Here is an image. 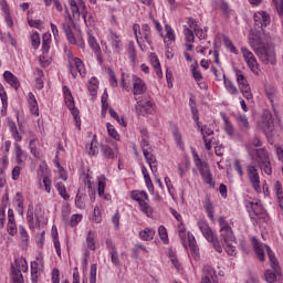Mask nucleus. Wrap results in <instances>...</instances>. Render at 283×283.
I'll list each match as a JSON object with an SVG mask.
<instances>
[{
  "label": "nucleus",
  "mask_w": 283,
  "mask_h": 283,
  "mask_svg": "<svg viewBox=\"0 0 283 283\" xmlns=\"http://www.w3.org/2000/svg\"><path fill=\"white\" fill-rule=\"evenodd\" d=\"M31 44L33 50H38L39 45H41V36L39 35V32H34L31 34Z\"/></svg>",
  "instance_id": "51"
},
{
  "label": "nucleus",
  "mask_w": 283,
  "mask_h": 283,
  "mask_svg": "<svg viewBox=\"0 0 283 283\" xmlns=\"http://www.w3.org/2000/svg\"><path fill=\"white\" fill-rule=\"evenodd\" d=\"M158 233H159V238H160V240H163V242L167 243L169 241V235L167 234V228H165V226H160L158 228Z\"/></svg>",
  "instance_id": "60"
},
{
  "label": "nucleus",
  "mask_w": 283,
  "mask_h": 283,
  "mask_svg": "<svg viewBox=\"0 0 283 283\" xmlns=\"http://www.w3.org/2000/svg\"><path fill=\"white\" fill-rule=\"evenodd\" d=\"M220 237L222 238L223 242H234L235 235L233 234V229L227 228L226 230H221Z\"/></svg>",
  "instance_id": "28"
},
{
  "label": "nucleus",
  "mask_w": 283,
  "mask_h": 283,
  "mask_svg": "<svg viewBox=\"0 0 283 283\" xmlns=\"http://www.w3.org/2000/svg\"><path fill=\"white\" fill-rule=\"evenodd\" d=\"M130 198L133 200H136L138 202V205H140V202H146L149 201V195H147V192L145 190H135L130 192Z\"/></svg>",
  "instance_id": "22"
},
{
  "label": "nucleus",
  "mask_w": 283,
  "mask_h": 283,
  "mask_svg": "<svg viewBox=\"0 0 283 283\" xmlns=\"http://www.w3.org/2000/svg\"><path fill=\"white\" fill-rule=\"evenodd\" d=\"M241 52L244 61L248 63V67H250L251 72H254L255 67H258V60H255V55H253L247 48H242Z\"/></svg>",
  "instance_id": "16"
},
{
  "label": "nucleus",
  "mask_w": 283,
  "mask_h": 283,
  "mask_svg": "<svg viewBox=\"0 0 283 283\" xmlns=\"http://www.w3.org/2000/svg\"><path fill=\"white\" fill-rule=\"evenodd\" d=\"M108 112H109L112 118H115V120H117V123H119V125H122V127H127V122H125V119L120 118V116H118V113H116V111H114V108H109Z\"/></svg>",
  "instance_id": "55"
},
{
  "label": "nucleus",
  "mask_w": 283,
  "mask_h": 283,
  "mask_svg": "<svg viewBox=\"0 0 283 283\" xmlns=\"http://www.w3.org/2000/svg\"><path fill=\"white\" fill-rule=\"evenodd\" d=\"M133 92L135 96H142V94H145V92H147V86L140 77H136V75H133Z\"/></svg>",
  "instance_id": "15"
},
{
  "label": "nucleus",
  "mask_w": 283,
  "mask_h": 283,
  "mask_svg": "<svg viewBox=\"0 0 283 283\" xmlns=\"http://www.w3.org/2000/svg\"><path fill=\"white\" fill-rule=\"evenodd\" d=\"M115 149H112L108 145H101L99 149L102 153V156L106 158V160H114L115 158H118V146L114 145Z\"/></svg>",
  "instance_id": "13"
},
{
  "label": "nucleus",
  "mask_w": 283,
  "mask_h": 283,
  "mask_svg": "<svg viewBox=\"0 0 283 283\" xmlns=\"http://www.w3.org/2000/svg\"><path fill=\"white\" fill-rule=\"evenodd\" d=\"M50 52V34L44 33L42 36V54Z\"/></svg>",
  "instance_id": "42"
},
{
  "label": "nucleus",
  "mask_w": 283,
  "mask_h": 283,
  "mask_svg": "<svg viewBox=\"0 0 283 283\" xmlns=\"http://www.w3.org/2000/svg\"><path fill=\"white\" fill-rule=\"evenodd\" d=\"M140 210L148 217L151 218L154 216V209L149 206L148 201L140 202Z\"/></svg>",
  "instance_id": "41"
},
{
  "label": "nucleus",
  "mask_w": 283,
  "mask_h": 283,
  "mask_svg": "<svg viewBox=\"0 0 283 283\" xmlns=\"http://www.w3.org/2000/svg\"><path fill=\"white\" fill-rule=\"evenodd\" d=\"M192 76L195 81L198 83L200 90H207V84L202 82V73L201 72H192Z\"/></svg>",
  "instance_id": "52"
},
{
  "label": "nucleus",
  "mask_w": 283,
  "mask_h": 283,
  "mask_svg": "<svg viewBox=\"0 0 283 283\" xmlns=\"http://www.w3.org/2000/svg\"><path fill=\"white\" fill-rule=\"evenodd\" d=\"M144 158L146 159V163H148L151 172L156 174V171H158V160L156 159V156L151 154V150L144 153Z\"/></svg>",
  "instance_id": "18"
},
{
  "label": "nucleus",
  "mask_w": 283,
  "mask_h": 283,
  "mask_svg": "<svg viewBox=\"0 0 283 283\" xmlns=\"http://www.w3.org/2000/svg\"><path fill=\"white\" fill-rule=\"evenodd\" d=\"M199 132H201L202 140L205 143V147L208 151H211V144L213 143V139L207 138V136H213V129L209 128L207 125H200L197 126Z\"/></svg>",
  "instance_id": "11"
},
{
  "label": "nucleus",
  "mask_w": 283,
  "mask_h": 283,
  "mask_svg": "<svg viewBox=\"0 0 283 283\" xmlns=\"http://www.w3.org/2000/svg\"><path fill=\"white\" fill-rule=\"evenodd\" d=\"M97 142H96V136H94V138L91 142L90 145V150H88V155L90 156H96V154H98V146H97Z\"/></svg>",
  "instance_id": "58"
},
{
  "label": "nucleus",
  "mask_w": 283,
  "mask_h": 283,
  "mask_svg": "<svg viewBox=\"0 0 283 283\" xmlns=\"http://www.w3.org/2000/svg\"><path fill=\"white\" fill-rule=\"evenodd\" d=\"M14 262H15V266H11V268L18 269L20 273L28 272V262L25 261V259H15Z\"/></svg>",
  "instance_id": "38"
},
{
  "label": "nucleus",
  "mask_w": 283,
  "mask_h": 283,
  "mask_svg": "<svg viewBox=\"0 0 283 283\" xmlns=\"http://www.w3.org/2000/svg\"><path fill=\"white\" fill-rule=\"evenodd\" d=\"M106 248L108 251V255H111V262L116 266L117 269H120V259L118 258V250L116 249V244H114V241L112 239H106Z\"/></svg>",
  "instance_id": "8"
},
{
  "label": "nucleus",
  "mask_w": 283,
  "mask_h": 283,
  "mask_svg": "<svg viewBox=\"0 0 283 283\" xmlns=\"http://www.w3.org/2000/svg\"><path fill=\"white\" fill-rule=\"evenodd\" d=\"M142 32L145 41L148 43V45H151V29L149 28V24H143Z\"/></svg>",
  "instance_id": "39"
},
{
  "label": "nucleus",
  "mask_w": 283,
  "mask_h": 283,
  "mask_svg": "<svg viewBox=\"0 0 283 283\" xmlns=\"http://www.w3.org/2000/svg\"><path fill=\"white\" fill-rule=\"evenodd\" d=\"M203 208L206 209V212L210 220H213V203H211L209 197H206Z\"/></svg>",
  "instance_id": "40"
},
{
  "label": "nucleus",
  "mask_w": 283,
  "mask_h": 283,
  "mask_svg": "<svg viewBox=\"0 0 283 283\" xmlns=\"http://www.w3.org/2000/svg\"><path fill=\"white\" fill-rule=\"evenodd\" d=\"M218 74L222 75L223 78V83L224 86L227 88V91L229 92V94H232L233 96L239 94L238 87H235V85H233V82L227 78V75H224L221 72H214V76H218Z\"/></svg>",
  "instance_id": "19"
},
{
  "label": "nucleus",
  "mask_w": 283,
  "mask_h": 283,
  "mask_svg": "<svg viewBox=\"0 0 283 283\" xmlns=\"http://www.w3.org/2000/svg\"><path fill=\"white\" fill-rule=\"evenodd\" d=\"M142 174L144 176V180L146 182V186L149 187H154V184L151 182V177L149 176V171H147V167L143 166L142 167Z\"/></svg>",
  "instance_id": "56"
},
{
  "label": "nucleus",
  "mask_w": 283,
  "mask_h": 283,
  "mask_svg": "<svg viewBox=\"0 0 283 283\" xmlns=\"http://www.w3.org/2000/svg\"><path fill=\"white\" fill-rule=\"evenodd\" d=\"M172 136L175 138V143L176 145H178V147L180 149H185V143L182 142V134H180V130L178 129V126H174L171 129Z\"/></svg>",
  "instance_id": "26"
},
{
  "label": "nucleus",
  "mask_w": 283,
  "mask_h": 283,
  "mask_svg": "<svg viewBox=\"0 0 283 283\" xmlns=\"http://www.w3.org/2000/svg\"><path fill=\"white\" fill-rule=\"evenodd\" d=\"M223 122H224L226 134H228V136H233V133H234L233 125L231 124V122L227 116H223Z\"/></svg>",
  "instance_id": "50"
},
{
  "label": "nucleus",
  "mask_w": 283,
  "mask_h": 283,
  "mask_svg": "<svg viewBox=\"0 0 283 283\" xmlns=\"http://www.w3.org/2000/svg\"><path fill=\"white\" fill-rule=\"evenodd\" d=\"M259 166L261 167V169H263L266 176H271L273 174V168L271 167V159H268L266 161L259 164Z\"/></svg>",
  "instance_id": "47"
},
{
  "label": "nucleus",
  "mask_w": 283,
  "mask_h": 283,
  "mask_svg": "<svg viewBox=\"0 0 283 283\" xmlns=\"http://www.w3.org/2000/svg\"><path fill=\"white\" fill-rule=\"evenodd\" d=\"M70 6L72 14H67V19L69 21H77V19H81V10L78 4L75 2V0H71Z\"/></svg>",
  "instance_id": "21"
},
{
  "label": "nucleus",
  "mask_w": 283,
  "mask_h": 283,
  "mask_svg": "<svg viewBox=\"0 0 283 283\" xmlns=\"http://www.w3.org/2000/svg\"><path fill=\"white\" fill-rule=\"evenodd\" d=\"M71 72L76 70V72H83L85 70V64H83V60L75 57L70 61Z\"/></svg>",
  "instance_id": "27"
},
{
  "label": "nucleus",
  "mask_w": 283,
  "mask_h": 283,
  "mask_svg": "<svg viewBox=\"0 0 283 283\" xmlns=\"http://www.w3.org/2000/svg\"><path fill=\"white\" fill-rule=\"evenodd\" d=\"M128 57L132 61L133 65L136 64V46L134 45V42L128 43Z\"/></svg>",
  "instance_id": "43"
},
{
  "label": "nucleus",
  "mask_w": 283,
  "mask_h": 283,
  "mask_svg": "<svg viewBox=\"0 0 283 283\" xmlns=\"http://www.w3.org/2000/svg\"><path fill=\"white\" fill-rule=\"evenodd\" d=\"M256 158L259 159V165H262V163H266L269 159V153L264 148H260L255 150Z\"/></svg>",
  "instance_id": "37"
},
{
  "label": "nucleus",
  "mask_w": 283,
  "mask_h": 283,
  "mask_svg": "<svg viewBox=\"0 0 283 283\" xmlns=\"http://www.w3.org/2000/svg\"><path fill=\"white\" fill-rule=\"evenodd\" d=\"M155 235H156V231L150 228H146L139 232L140 240H145L146 242L151 240Z\"/></svg>",
  "instance_id": "29"
},
{
  "label": "nucleus",
  "mask_w": 283,
  "mask_h": 283,
  "mask_svg": "<svg viewBox=\"0 0 283 283\" xmlns=\"http://www.w3.org/2000/svg\"><path fill=\"white\" fill-rule=\"evenodd\" d=\"M83 220V214H73L71 217V220H70V224L71 227H76V224H78V222H81Z\"/></svg>",
  "instance_id": "64"
},
{
  "label": "nucleus",
  "mask_w": 283,
  "mask_h": 283,
  "mask_svg": "<svg viewBox=\"0 0 283 283\" xmlns=\"http://www.w3.org/2000/svg\"><path fill=\"white\" fill-rule=\"evenodd\" d=\"M39 271H42L41 266H39L36 262L32 261L31 262V276H32L33 283H36V281H34V280L36 279V275L39 274Z\"/></svg>",
  "instance_id": "54"
},
{
  "label": "nucleus",
  "mask_w": 283,
  "mask_h": 283,
  "mask_svg": "<svg viewBox=\"0 0 283 283\" xmlns=\"http://www.w3.org/2000/svg\"><path fill=\"white\" fill-rule=\"evenodd\" d=\"M11 280L13 283H23V274L21 270L11 268Z\"/></svg>",
  "instance_id": "32"
},
{
  "label": "nucleus",
  "mask_w": 283,
  "mask_h": 283,
  "mask_svg": "<svg viewBox=\"0 0 283 283\" xmlns=\"http://www.w3.org/2000/svg\"><path fill=\"white\" fill-rule=\"evenodd\" d=\"M88 92H90L91 96H96V94L98 92V80H96V77H92L88 81Z\"/></svg>",
  "instance_id": "33"
},
{
  "label": "nucleus",
  "mask_w": 283,
  "mask_h": 283,
  "mask_svg": "<svg viewBox=\"0 0 283 283\" xmlns=\"http://www.w3.org/2000/svg\"><path fill=\"white\" fill-rule=\"evenodd\" d=\"M94 231L90 230L86 237V243L91 251H96V243L94 242Z\"/></svg>",
  "instance_id": "44"
},
{
  "label": "nucleus",
  "mask_w": 283,
  "mask_h": 283,
  "mask_svg": "<svg viewBox=\"0 0 283 283\" xmlns=\"http://www.w3.org/2000/svg\"><path fill=\"white\" fill-rule=\"evenodd\" d=\"M223 43L226 45V48L232 52V54H238V49L235 48V45L233 44V42L231 41V39H229L228 36L223 38Z\"/></svg>",
  "instance_id": "49"
},
{
  "label": "nucleus",
  "mask_w": 283,
  "mask_h": 283,
  "mask_svg": "<svg viewBox=\"0 0 283 283\" xmlns=\"http://www.w3.org/2000/svg\"><path fill=\"white\" fill-rule=\"evenodd\" d=\"M28 103L30 105L31 114H33V116H39V103L32 92L28 94Z\"/></svg>",
  "instance_id": "24"
},
{
  "label": "nucleus",
  "mask_w": 283,
  "mask_h": 283,
  "mask_svg": "<svg viewBox=\"0 0 283 283\" xmlns=\"http://www.w3.org/2000/svg\"><path fill=\"white\" fill-rule=\"evenodd\" d=\"M238 123L242 129H249V118H247V115L239 114Z\"/></svg>",
  "instance_id": "53"
},
{
  "label": "nucleus",
  "mask_w": 283,
  "mask_h": 283,
  "mask_svg": "<svg viewBox=\"0 0 283 283\" xmlns=\"http://www.w3.org/2000/svg\"><path fill=\"white\" fill-rule=\"evenodd\" d=\"M248 213L250 216V220L252 221L253 226L258 224V220L266 221V210L262 207L260 202L249 201L247 205Z\"/></svg>",
  "instance_id": "3"
},
{
  "label": "nucleus",
  "mask_w": 283,
  "mask_h": 283,
  "mask_svg": "<svg viewBox=\"0 0 283 283\" xmlns=\"http://www.w3.org/2000/svg\"><path fill=\"white\" fill-rule=\"evenodd\" d=\"M14 149H15V163H18V165H21V163H23V149H21V145H19V143L14 144Z\"/></svg>",
  "instance_id": "45"
},
{
  "label": "nucleus",
  "mask_w": 283,
  "mask_h": 283,
  "mask_svg": "<svg viewBox=\"0 0 283 283\" xmlns=\"http://www.w3.org/2000/svg\"><path fill=\"white\" fill-rule=\"evenodd\" d=\"M274 190L276 193L279 205H280L281 209H283V190H282V184L280 181H275Z\"/></svg>",
  "instance_id": "31"
},
{
  "label": "nucleus",
  "mask_w": 283,
  "mask_h": 283,
  "mask_svg": "<svg viewBox=\"0 0 283 283\" xmlns=\"http://www.w3.org/2000/svg\"><path fill=\"white\" fill-rule=\"evenodd\" d=\"M35 140L31 139L30 140V151L32 154V156H34V158L41 159L43 158V155L41 154V151L36 150V146L34 145Z\"/></svg>",
  "instance_id": "59"
},
{
  "label": "nucleus",
  "mask_w": 283,
  "mask_h": 283,
  "mask_svg": "<svg viewBox=\"0 0 283 283\" xmlns=\"http://www.w3.org/2000/svg\"><path fill=\"white\" fill-rule=\"evenodd\" d=\"M197 224L199 231H201L203 238H206L208 242H213V239L218 238V235H216V233L213 232L211 227H209V223H207L205 219L199 220Z\"/></svg>",
  "instance_id": "10"
},
{
  "label": "nucleus",
  "mask_w": 283,
  "mask_h": 283,
  "mask_svg": "<svg viewBox=\"0 0 283 283\" xmlns=\"http://www.w3.org/2000/svg\"><path fill=\"white\" fill-rule=\"evenodd\" d=\"M272 43L273 38L271 35L262 38V32L258 30H251L249 33V44L254 50L256 56H259L262 63L275 65V48L271 45Z\"/></svg>",
  "instance_id": "1"
},
{
  "label": "nucleus",
  "mask_w": 283,
  "mask_h": 283,
  "mask_svg": "<svg viewBox=\"0 0 283 283\" xmlns=\"http://www.w3.org/2000/svg\"><path fill=\"white\" fill-rule=\"evenodd\" d=\"M109 41L115 52L120 54V50H123V41L120 40V36H118V34H116L114 31H111Z\"/></svg>",
  "instance_id": "17"
},
{
  "label": "nucleus",
  "mask_w": 283,
  "mask_h": 283,
  "mask_svg": "<svg viewBox=\"0 0 283 283\" xmlns=\"http://www.w3.org/2000/svg\"><path fill=\"white\" fill-rule=\"evenodd\" d=\"M65 103L75 120L77 129H81V116H78V109H76V106L74 105V97L72 94L69 93V95L65 96Z\"/></svg>",
  "instance_id": "9"
},
{
  "label": "nucleus",
  "mask_w": 283,
  "mask_h": 283,
  "mask_svg": "<svg viewBox=\"0 0 283 283\" xmlns=\"http://www.w3.org/2000/svg\"><path fill=\"white\" fill-rule=\"evenodd\" d=\"M96 271L97 266L95 263H93L90 270V283H96Z\"/></svg>",
  "instance_id": "62"
},
{
  "label": "nucleus",
  "mask_w": 283,
  "mask_h": 283,
  "mask_svg": "<svg viewBox=\"0 0 283 283\" xmlns=\"http://www.w3.org/2000/svg\"><path fill=\"white\" fill-rule=\"evenodd\" d=\"M14 201L17 202V211L19 216H23L24 207H23V195L18 192L14 197Z\"/></svg>",
  "instance_id": "36"
},
{
  "label": "nucleus",
  "mask_w": 283,
  "mask_h": 283,
  "mask_svg": "<svg viewBox=\"0 0 283 283\" xmlns=\"http://www.w3.org/2000/svg\"><path fill=\"white\" fill-rule=\"evenodd\" d=\"M237 83L239 85L241 94H243L247 101L253 99V94L251 93V86L249 85V81L242 74L237 73Z\"/></svg>",
  "instance_id": "7"
},
{
  "label": "nucleus",
  "mask_w": 283,
  "mask_h": 283,
  "mask_svg": "<svg viewBox=\"0 0 283 283\" xmlns=\"http://www.w3.org/2000/svg\"><path fill=\"white\" fill-rule=\"evenodd\" d=\"M248 178L256 193H262V186L260 185V174L258 172V168L253 165L247 166Z\"/></svg>",
  "instance_id": "6"
},
{
  "label": "nucleus",
  "mask_w": 283,
  "mask_h": 283,
  "mask_svg": "<svg viewBox=\"0 0 283 283\" xmlns=\"http://www.w3.org/2000/svg\"><path fill=\"white\" fill-rule=\"evenodd\" d=\"M136 113L139 116H145V114H153L154 113V105L150 101L143 102L140 99L137 101L135 105Z\"/></svg>",
  "instance_id": "12"
},
{
  "label": "nucleus",
  "mask_w": 283,
  "mask_h": 283,
  "mask_svg": "<svg viewBox=\"0 0 283 283\" xmlns=\"http://www.w3.org/2000/svg\"><path fill=\"white\" fill-rule=\"evenodd\" d=\"M166 30V36L169 41H176V33H174V29H171V25L166 24L165 25Z\"/></svg>",
  "instance_id": "61"
},
{
  "label": "nucleus",
  "mask_w": 283,
  "mask_h": 283,
  "mask_svg": "<svg viewBox=\"0 0 283 283\" xmlns=\"http://www.w3.org/2000/svg\"><path fill=\"white\" fill-rule=\"evenodd\" d=\"M259 126L264 132L266 138H271L273 136V116L269 112H264L261 116V120L259 122Z\"/></svg>",
  "instance_id": "5"
},
{
  "label": "nucleus",
  "mask_w": 283,
  "mask_h": 283,
  "mask_svg": "<svg viewBox=\"0 0 283 283\" xmlns=\"http://www.w3.org/2000/svg\"><path fill=\"white\" fill-rule=\"evenodd\" d=\"M214 6L218 10H221L227 19L231 17V9H229V4L224 0H216Z\"/></svg>",
  "instance_id": "25"
},
{
  "label": "nucleus",
  "mask_w": 283,
  "mask_h": 283,
  "mask_svg": "<svg viewBox=\"0 0 283 283\" xmlns=\"http://www.w3.org/2000/svg\"><path fill=\"white\" fill-rule=\"evenodd\" d=\"M106 127L111 138H114V140H120V135H118V132H116L114 125L107 123Z\"/></svg>",
  "instance_id": "48"
},
{
  "label": "nucleus",
  "mask_w": 283,
  "mask_h": 283,
  "mask_svg": "<svg viewBox=\"0 0 283 283\" xmlns=\"http://www.w3.org/2000/svg\"><path fill=\"white\" fill-rule=\"evenodd\" d=\"M87 43L93 52H95L99 63H103V56H101V45H98V41H96V38L92 34V31H87Z\"/></svg>",
  "instance_id": "14"
},
{
  "label": "nucleus",
  "mask_w": 283,
  "mask_h": 283,
  "mask_svg": "<svg viewBox=\"0 0 283 283\" xmlns=\"http://www.w3.org/2000/svg\"><path fill=\"white\" fill-rule=\"evenodd\" d=\"M188 244H189V249L192 252V258L195 260H199L200 259V253H198V245L196 244V238L193 237V234L188 232Z\"/></svg>",
  "instance_id": "23"
},
{
  "label": "nucleus",
  "mask_w": 283,
  "mask_h": 283,
  "mask_svg": "<svg viewBox=\"0 0 283 283\" xmlns=\"http://www.w3.org/2000/svg\"><path fill=\"white\" fill-rule=\"evenodd\" d=\"M75 207H77V209H85V193L81 192V189L77 190L75 197Z\"/></svg>",
  "instance_id": "35"
},
{
  "label": "nucleus",
  "mask_w": 283,
  "mask_h": 283,
  "mask_svg": "<svg viewBox=\"0 0 283 283\" xmlns=\"http://www.w3.org/2000/svg\"><path fill=\"white\" fill-rule=\"evenodd\" d=\"M195 165L198 167L199 174L202 177L206 185L213 186V177L211 176V170L209 169V165L207 163H202L198 155H195Z\"/></svg>",
  "instance_id": "4"
},
{
  "label": "nucleus",
  "mask_w": 283,
  "mask_h": 283,
  "mask_svg": "<svg viewBox=\"0 0 283 283\" xmlns=\"http://www.w3.org/2000/svg\"><path fill=\"white\" fill-rule=\"evenodd\" d=\"M150 64L154 67L155 72H163L160 69V61L158 60V56L155 55V53L150 54Z\"/></svg>",
  "instance_id": "46"
},
{
  "label": "nucleus",
  "mask_w": 283,
  "mask_h": 283,
  "mask_svg": "<svg viewBox=\"0 0 283 283\" xmlns=\"http://www.w3.org/2000/svg\"><path fill=\"white\" fill-rule=\"evenodd\" d=\"M63 30L66 35V39L70 43H76V38H74V33L72 32V27L69 23H63Z\"/></svg>",
  "instance_id": "34"
},
{
  "label": "nucleus",
  "mask_w": 283,
  "mask_h": 283,
  "mask_svg": "<svg viewBox=\"0 0 283 283\" xmlns=\"http://www.w3.org/2000/svg\"><path fill=\"white\" fill-rule=\"evenodd\" d=\"M140 147H142L143 154H145L146 151H151V144H149L148 139H142Z\"/></svg>",
  "instance_id": "63"
},
{
  "label": "nucleus",
  "mask_w": 283,
  "mask_h": 283,
  "mask_svg": "<svg viewBox=\"0 0 283 283\" xmlns=\"http://www.w3.org/2000/svg\"><path fill=\"white\" fill-rule=\"evenodd\" d=\"M251 241L260 262H264L265 260L264 258V249H265L269 260L271 262V266L274 271V272L271 270L265 271L264 273L265 282L268 283L277 282V273H280V262H277V259L275 258V253L273 252V250H271V247L260 242V240H258L255 237H252Z\"/></svg>",
  "instance_id": "2"
},
{
  "label": "nucleus",
  "mask_w": 283,
  "mask_h": 283,
  "mask_svg": "<svg viewBox=\"0 0 283 283\" xmlns=\"http://www.w3.org/2000/svg\"><path fill=\"white\" fill-rule=\"evenodd\" d=\"M226 244V252L228 255L235 256L238 255V252L235 251V245L231 244V241H224Z\"/></svg>",
  "instance_id": "57"
},
{
  "label": "nucleus",
  "mask_w": 283,
  "mask_h": 283,
  "mask_svg": "<svg viewBox=\"0 0 283 283\" xmlns=\"http://www.w3.org/2000/svg\"><path fill=\"white\" fill-rule=\"evenodd\" d=\"M3 78L9 85H11V87H13L14 90H19L21 83L19 82V78L14 76V74H12V72H4Z\"/></svg>",
  "instance_id": "20"
},
{
  "label": "nucleus",
  "mask_w": 283,
  "mask_h": 283,
  "mask_svg": "<svg viewBox=\"0 0 283 283\" xmlns=\"http://www.w3.org/2000/svg\"><path fill=\"white\" fill-rule=\"evenodd\" d=\"M55 189L59 192V196L63 198V200H70V195L67 193V188H65L64 182H57L55 185Z\"/></svg>",
  "instance_id": "30"
}]
</instances>
